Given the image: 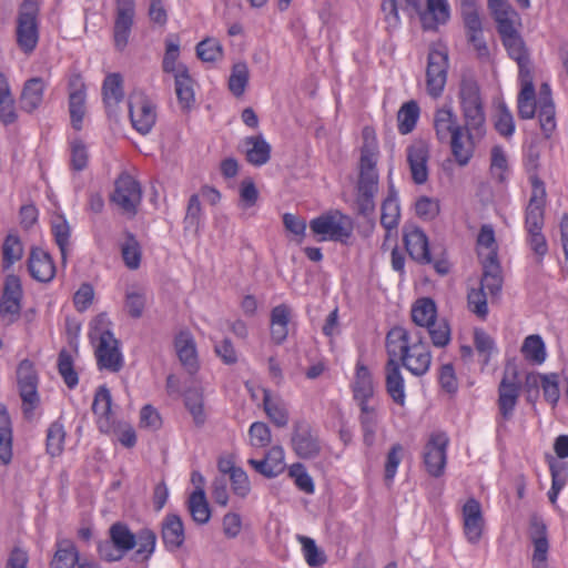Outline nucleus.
<instances>
[{
  "mask_svg": "<svg viewBox=\"0 0 568 568\" xmlns=\"http://www.w3.org/2000/svg\"><path fill=\"white\" fill-rule=\"evenodd\" d=\"M386 351L413 375L424 376L430 368L432 353L419 331L412 336L402 326L393 327L386 335Z\"/></svg>",
  "mask_w": 568,
  "mask_h": 568,
  "instance_id": "1",
  "label": "nucleus"
},
{
  "mask_svg": "<svg viewBox=\"0 0 568 568\" xmlns=\"http://www.w3.org/2000/svg\"><path fill=\"white\" fill-rule=\"evenodd\" d=\"M363 135L365 143L361 149L355 204L357 214L371 217L375 212V195L378 192L377 151L376 146L368 142L369 128L364 129Z\"/></svg>",
  "mask_w": 568,
  "mask_h": 568,
  "instance_id": "2",
  "label": "nucleus"
},
{
  "mask_svg": "<svg viewBox=\"0 0 568 568\" xmlns=\"http://www.w3.org/2000/svg\"><path fill=\"white\" fill-rule=\"evenodd\" d=\"M458 98L464 119L462 126L474 151L476 143L486 135V114L477 82L473 79H463Z\"/></svg>",
  "mask_w": 568,
  "mask_h": 568,
  "instance_id": "3",
  "label": "nucleus"
},
{
  "mask_svg": "<svg viewBox=\"0 0 568 568\" xmlns=\"http://www.w3.org/2000/svg\"><path fill=\"white\" fill-rule=\"evenodd\" d=\"M434 130L439 142H449L452 154L460 166H465L473 158V145L464 139V128L458 124L452 106L443 105L434 113Z\"/></svg>",
  "mask_w": 568,
  "mask_h": 568,
  "instance_id": "4",
  "label": "nucleus"
},
{
  "mask_svg": "<svg viewBox=\"0 0 568 568\" xmlns=\"http://www.w3.org/2000/svg\"><path fill=\"white\" fill-rule=\"evenodd\" d=\"M37 0H23L16 19V42L24 54L37 49L40 38Z\"/></svg>",
  "mask_w": 568,
  "mask_h": 568,
  "instance_id": "5",
  "label": "nucleus"
},
{
  "mask_svg": "<svg viewBox=\"0 0 568 568\" xmlns=\"http://www.w3.org/2000/svg\"><path fill=\"white\" fill-rule=\"evenodd\" d=\"M518 115L520 119H532L538 111L540 129L546 138H549L556 129V109L548 83L539 88L537 101L517 100Z\"/></svg>",
  "mask_w": 568,
  "mask_h": 568,
  "instance_id": "6",
  "label": "nucleus"
},
{
  "mask_svg": "<svg viewBox=\"0 0 568 568\" xmlns=\"http://www.w3.org/2000/svg\"><path fill=\"white\" fill-rule=\"evenodd\" d=\"M311 232L321 235V241L329 240L348 244L353 235V221L339 211L322 214L310 222Z\"/></svg>",
  "mask_w": 568,
  "mask_h": 568,
  "instance_id": "7",
  "label": "nucleus"
},
{
  "mask_svg": "<svg viewBox=\"0 0 568 568\" xmlns=\"http://www.w3.org/2000/svg\"><path fill=\"white\" fill-rule=\"evenodd\" d=\"M521 390V382L518 377L517 364L514 359L507 361L504 376L498 386V412L503 420H509L514 416Z\"/></svg>",
  "mask_w": 568,
  "mask_h": 568,
  "instance_id": "8",
  "label": "nucleus"
},
{
  "mask_svg": "<svg viewBox=\"0 0 568 568\" xmlns=\"http://www.w3.org/2000/svg\"><path fill=\"white\" fill-rule=\"evenodd\" d=\"M16 375L19 395L22 400V412L27 418H30L40 404L38 372L34 364L26 358L19 363Z\"/></svg>",
  "mask_w": 568,
  "mask_h": 568,
  "instance_id": "9",
  "label": "nucleus"
},
{
  "mask_svg": "<svg viewBox=\"0 0 568 568\" xmlns=\"http://www.w3.org/2000/svg\"><path fill=\"white\" fill-rule=\"evenodd\" d=\"M448 68V53L445 50L430 49L427 55L426 91L432 98L437 99L443 94Z\"/></svg>",
  "mask_w": 568,
  "mask_h": 568,
  "instance_id": "10",
  "label": "nucleus"
},
{
  "mask_svg": "<svg viewBox=\"0 0 568 568\" xmlns=\"http://www.w3.org/2000/svg\"><path fill=\"white\" fill-rule=\"evenodd\" d=\"M111 201L124 213L134 216L142 201V189L140 183L130 174L122 173L115 180L114 191Z\"/></svg>",
  "mask_w": 568,
  "mask_h": 568,
  "instance_id": "11",
  "label": "nucleus"
},
{
  "mask_svg": "<svg viewBox=\"0 0 568 568\" xmlns=\"http://www.w3.org/2000/svg\"><path fill=\"white\" fill-rule=\"evenodd\" d=\"M531 195L525 211V229L542 230L545 222L546 189L537 173L529 175Z\"/></svg>",
  "mask_w": 568,
  "mask_h": 568,
  "instance_id": "12",
  "label": "nucleus"
},
{
  "mask_svg": "<svg viewBox=\"0 0 568 568\" xmlns=\"http://www.w3.org/2000/svg\"><path fill=\"white\" fill-rule=\"evenodd\" d=\"M135 18L134 0H115L113 42L118 51H123L130 41Z\"/></svg>",
  "mask_w": 568,
  "mask_h": 568,
  "instance_id": "13",
  "label": "nucleus"
},
{
  "mask_svg": "<svg viewBox=\"0 0 568 568\" xmlns=\"http://www.w3.org/2000/svg\"><path fill=\"white\" fill-rule=\"evenodd\" d=\"M95 357L100 369L116 373L123 367V357L119 348V341L111 331L104 329L99 333Z\"/></svg>",
  "mask_w": 568,
  "mask_h": 568,
  "instance_id": "14",
  "label": "nucleus"
},
{
  "mask_svg": "<svg viewBox=\"0 0 568 568\" xmlns=\"http://www.w3.org/2000/svg\"><path fill=\"white\" fill-rule=\"evenodd\" d=\"M22 294L20 278L14 274L7 275L0 298V316L7 324H12L19 318Z\"/></svg>",
  "mask_w": 568,
  "mask_h": 568,
  "instance_id": "15",
  "label": "nucleus"
},
{
  "mask_svg": "<svg viewBox=\"0 0 568 568\" xmlns=\"http://www.w3.org/2000/svg\"><path fill=\"white\" fill-rule=\"evenodd\" d=\"M292 447L295 454L303 459L315 458L321 453V443L317 434L305 420H296L293 426Z\"/></svg>",
  "mask_w": 568,
  "mask_h": 568,
  "instance_id": "16",
  "label": "nucleus"
},
{
  "mask_svg": "<svg viewBox=\"0 0 568 568\" xmlns=\"http://www.w3.org/2000/svg\"><path fill=\"white\" fill-rule=\"evenodd\" d=\"M448 438L444 433L432 434L424 448V464L433 477H440L447 460Z\"/></svg>",
  "mask_w": 568,
  "mask_h": 568,
  "instance_id": "17",
  "label": "nucleus"
},
{
  "mask_svg": "<svg viewBox=\"0 0 568 568\" xmlns=\"http://www.w3.org/2000/svg\"><path fill=\"white\" fill-rule=\"evenodd\" d=\"M132 126L142 135L150 133L156 122V105L144 94L134 97L129 103Z\"/></svg>",
  "mask_w": 568,
  "mask_h": 568,
  "instance_id": "18",
  "label": "nucleus"
},
{
  "mask_svg": "<svg viewBox=\"0 0 568 568\" xmlns=\"http://www.w3.org/2000/svg\"><path fill=\"white\" fill-rule=\"evenodd\" d=\"M529 539L534 546L531 568H548L549 541L547 526L541 518L532 516L529 521Z\"/></svg>",
  "mask_w": 568,
  "mask_h": 568,
  "instance_id": "19",
  "label": "nucleus"
},
{
  "mask_svg": "<svg viewBox=\"0 0 568 568\" xmlns=\"http://www.w3.org/2000/svg\"><path fill=\"white\" fill-rule=\"evenodd\" d=\"M406 6L415 10L420 16L424 30H435L437 24H444L449 19V6L447 0H427V10L420 11L418 0H405Z\"/></svg>",
  "mask_w": 568,
  "mask_h": 568,
  "instance_id": "20",
  "label": "nucleus"
},
{
  "mask_svg": "<svg viewBox=\"0 0 568 568\" xmlns=\"http://www.w3.org/2000/svg\"><path fill=\"white\" fill-rule=\"evenodd\" d=\"M463 530L468 542L477 544L484 531L485 519L481 505L475 498H469L463 506Z\"/></svg>",
  "mask_w": 568,
  "mask_h": 568,
  "instance_id": "21",
  "label": "nucleus"
},
{
  "mask_svg": "<svg viewBox=\"0 0 568 568\" xmlns=\"http://www.w3.org/2000/svg\"><path fill=\"white\" fill-rule=\"evenodd\" d=\"M85 84L80 74H74L69 80V112L72 128L77 131L82 129V121L85 115Z\"/></svg>",
  "mask_w": 568,
  "mask_h": 568,
  "instance_id": "22",
  "label": "nucleus"
},
{
  "mask_svg": "<svg viewBox=\"0 0 568 568\" xmlns=\"http://www.w3.org/2000/svg\"><path fill=\"white\" fill-rule=\"evenodd\" d=\"M483 264V275L479 287L488 292L493 297L499 295L503 287L501 267L498 262L497 253L484 255L479 252Z\"/></svg>",
  "mask_w": 568,
  "mask_h": 568,
  "instance_id": "23",
  "label": "nucleus"
},
{
  "mask_svg": "<svg viewBox=\"0 0 568 568\" xmlns=\"http://www.w3.org/2000/svg\"><path fill=\"white\" fill-rule=\"evenodd\" d=\"M428 159L429 149L424 141H416L407 148V162L416 184H424L428 179Z\"/></svg>",
  "mask_w": 568,
  "mask_h": 568,
  "instance_id": "24",
  "label": "nucleus"
},
{
  "mask_svg": "<svg viewBox=\"0 0 568 568\" xmlns=\"http://www.w3.org/2000/svg\"><path fill=\"white\" fill-rule=\"evenodd\" d=\"M487 6L496 22L498 34L521 26L517 11L511 7L508 0H487Z\"/></svg>",
  "mask_w": 568,
  "mask_h": 568,
  "instance_id": "25",
  "label": "nucleus"
},
{
  "mask_svg": "<svg viewBox=\"0 0 568 568\" xmlns=\"http://www.w3.org/2000/svg\"><path fill=\"white\" fill-rule=\"evenodd\" d=\"M385 387L388 396L399 406H404L406 402L405 382L400 372V364L397 359H388L384 367Z\"/></svg>",
  "mask_w": 568,
  "mask_h": 568,
  "instance_id": "26",
  "label": "nucleus"
},
{
  "mask_svg": "<svg viewBox=\"0 0 568 568\" xmlns=\"http://www.w3.org/2000/svg\"><path fill=\"white\" fill-rule=\"evenodd\" d=\"M30 275L43 283L52 281L55 275V265L51 255L40 247H32L28 258Z\"/></svg>",
  "mask_w": 568,
  "mask_h": 568,
  "instance_id": "27",
  "label": "nucleus"
},
{
  "mask_svg": "<svg viewBox=\"0 0 568 568\" xmlns=\"http://www.w3.org/2000/svg\"><path fill=\"white\" fill-rule=\"evenodd\" d=\"M161 538L169 551L180 549L185 540L184 524L176 514H168L161 524Z\"/></svg>",
  "mask_w": 568,
  "mask_h": 568,
  "instance_id": "28",
  "label": "nucleus"
},
{
  "mask_svg": "<svg viewBox=\"0 0 568 568\" xmlns=\"http://www.w3.org/2000/svg\"><path fill=\"white\" fill-rule=\"evenodd\" d=\"M405 246L409 256L420 263L429 264L433 263V258L429 252L428 237L424 231L419 227H413L404 235Z\"/></svg>",
  "mask_w": 568,
  "mask_h": 568,
  "instance_id": "29",
  "label": "nucleus"
},
{
  "mask_svg": "<svg viewBox=\"0 0 568 568\" xmlns=\"http://www.w3.org/2000/svg\"><path fill=\"white\" fill-rule=\"evenodd\" d=\"M272 148L262 134L246 136L243 140V152L246 161L254 166H262L271 159Z\"/></svg>",
  "mask_w": 568,
  "mask_h": 568,
  "instance_id": "30",
  "label": "nucleus"
},
{
  "mask_svg": "<svg viewBox=\"0 0 568 568\" xmlns=\"http://www.w3.org/2000/svg\"><path fill=\"white\" fill-rule=\"evenodd\" d=\"M55 550L49 562L50 568H74L79 564L80 552L73 540L58 538Z\"/></svg>",
  "mask_w": 568,
  "mask_h": 568,
  "instance_id": "31",
  "label": "nucleus"
},
{
  "mask_svg": "<svg viewBox=\"0 0 568 568\" xmlns=\"http://www.w3.org/2000/svg\"><path fill=\"white\" fill-rule=\"evenodd\" d=\"M400 219V209L397 192L394 185L389 186L388 195L382 203L381 224L386 230L385 239L388 240L396 232Z\"/></svg>",
  "mask_w": 568,
  "mask_h": 568,
  "instance_id": "32",
  "label": "nucleus"
},
{
  "mask_svg": "<svg viewBox=\"0 0 568 568\" xmlns=\"http://www.w3.org/2000/svg\"><path fill=\"white\" fill-rule=\"evenodd\" d=\"M47 84L40 77L27 80L20 95V106L23 111L31 113L37 110L43 101Z\"/></svg>",
  "mask_w": 568,
  "mask_h": 568,
  "instance_id": "33",
  "label": "nucleus"
},
{
  "mask_svg": "<svg viewBox=\"0 0 568 568\" xmlns=\"http://www.w3.org/2000/svg\"><path fill=\"white\" fill-rule=\"evenodd\" d=\"M175 349L181 364L191 374L199 369L196 346L193 337L187 332H181L175 338Z\"/></svg>",
  "mask_w": 568,
  "mask_h": 568,
  "instance_id": "34",
  "label": "nucleus"
},
{
  "mask_svg": "<svg viewBox=\"0 0 568 568\" xmlns=\"http://www.w3.org/2000/svg\"><path fill=\"white\" fill-rule=\"evenodd\" d=\"M248 463L262 475L272 478L284 468V450L280 446L272 447L262 460L250 459Z\"/></svg>",
  "mask_w": 568,
  "mask_h": 568,
  "instance_id": "35",
  "label": "nucleus"
},
{
  "mask_svg": "<svg viewBox=\"0 0 568 568\" xmlns=\"http://www.w3.org/2000/svg\"><path fill=\"white\" fill-rule=\"evenodd\" d=\"M175 94L183 110H190L194 103L193 80L186 65H181L174 75Z\"/></svg>",
  "mask_w": 568,
  "mask_h": 568,
  "instance_id": "36",
  "label": "nucleus"
},
{
  "mask_svg": "<svg viewBox=\"0 0 568 568\" xmlns=\"http://www.w3.org/2000/svg\"><path fill=\"white\" fill-rule=\"evenodd\" d=\"M12 424L4 405L0 404V463L9 465L12 460Z\"/></svg>",
  "mask_w": 568,
  "mask_h": 568,
  "instance_id": "37",
  "label": "nucleus"
},
{
  "mask_svg": "<svg viewBox=\"0 0 568 568\" xmlns=\"http://www.w3.org/2000/svg\"><path fill=\"white\" fill-rule=\"evenodd\" d=\"M187 510L192 519L199 524L204 525L211 518V508L206 499L204 488L201 486L195 487L187 499Z\"/></svg>",
  "mask_w": 568,
  "mask_h": 568,
  "instance_id": "38",
  "label": "nucleus"
},
{
  "mask_svg": "<svg viewBox=\"0 0 568 568\" xmlns=\"http://www.w3.org/2000/svg\"><path fill=\"white\" fill-rule=\"evenodd\" d=\"M499 37L508 57L514 61L520 62L530 57L529 50L518 28L501 33Z\"/></svg>",
  "mask_w": 568,
  "mask_h": 568,
  "instance_id": "39",
  "label": "nucleus"
},
{
  "mask_svg": "<svg viewBox=\"0 0 568 568\" xmlns=\"http://www.w3.org/2000/svg\"><path fill=\"white\" fill-rule=\"evenodd\" d=\"M412 320L420 327H427L437 320V307L435 302L429 297H423L415 302L412 307Z\"/></svg>",
  "mask_w": 568,
  "mask_h": 568,
  "instance_id": "40",
  "label": "nucleus"
},
{
  "mask_svg": "<svg viewBox=\"0 0 568 568\" xmlns=\"http://www.w3.org/2000/svg\"><path fill=\"white\" fill-rule=\"evenodd\" d=\"M263 406L268 418L277 426L285 427L288 423V410L285 404L276 398H272L271 392L264 389Z\"/></svg>",
  "mask_w": 568,
  "mask_h": 568,
  "instance_id": "41",
  "label": "nucleus"
},
{
  "mask_svg": "<svg viewBox=\"0 0 568 568\" xmlns=\"http://www.w3.org/2000/svg\"><path fill=\"white\" fill-rule=\"evenodd\" d=\"M354 398L369 399L374 394L373 377L366 365L356 364L355 379L353 383Z\"/></svg>",
  "mask_w": 568,
  "mask_h": 568,
  "instance_id": "42",
  "label": "nucleus"
},
{
  "mask_svg": "<svg viewBox=\"0 0 568 568\" xmlns=\"http://www.w3.org/2000/svg\"><path fill=\"white\" fill-rule=\"evenodd\" d=\"M184 404L193 417L196 426L204 425L206 415L204 413L203 392L200 387L189 388L184 393Z\"/></svg>",
  "mask_w": 568,
  "mask_h": 568,
  "instance_id": "43",
  "label": "nucleus"
},
{
  "mask_svg": "<svg viewBox=\"0 0 568 568\" xmlns=\"http://www.w3.org/2000/svg\"><path fill=\"white\" fill-rule=\"evenodd\" d=\"M103 101L106 108L116 105L124 98L123 80L120 73H111L105 77L102 85Z\"/></svg>",
  "mask_w": 568,
  "mask_h": 568,
  "instance_id": "44",
  "label": "nucleus"
},
{
  "mask_svg": "<svg viewBox=\"0 0 568 568\" xmlns=\"http://www.w3.org/2000/svg\"><path fill=\"white\" fill-rule=\"evenodd\" d=\"M109 537L112 542L125 555L136 546V536L123 523H114L109 528Z\"/></svg>",
  "mask_w": 568,
  "mask_h": 568,
  "instance_id": "45",
  "label": "nucleus"
},
{
  "mask_svg": "<svg viewBox=\"0 0 568 568\" xmlns=\"http://www.w3.org/2000/svg\"><path fill=\"white\" fill-rule=\"evenodd\" d=\"M418 118V103L414 100L405 102L397 113L399 133L404 135L410 133L415 129Z\"/></svg>",
  "mask_w": 568,
  "mask_h": 568,
  "instance_id": "46",
  "label": "nucleus"
},
{
  "mask_svg": "<svg viewBox=\"0 0 568 568\" xmlns=\"http://www.w3.org/2000/svg\"><path fill=\"white\" fill-rule=\"evenodd\" d=\"M65 430L59 420L53 422L47 429L45 448L51 457H58L63 453Z\"/></svg>",
  "mask_w": 568,
  "mask_h": 568,
  "instance_id": "47",
  "label": "nucleus"
},
{
  "mask_svg": "<svg viewBox=\"0 0 568 568\" xmlns=\"http://www.w3.org/2000/svg\"><path fill=\"white\" fill-rule=\"evenodd\" d=\"M23 255V245L16 234H8L2 244V268L9 270Z\"/></svg>",
  "mask_w": 568,
  "mask_h": 568,
  "instance_id": "48",
  "label": "nucleus"
},
{
  "mask_svg": "<svg viewBox=\"0 0 568 568\" xmlns=\"http://www.w3.org/2000/svg\"><path fill=\"white\" fill-rule=\"evenodd\" d=\"M250 70L245 62L234 63L229 78V90L236 98L244 94L248 84Z\"/></svg>",
  "mask_w": 568,
  "mask_h": 568,
  "instance_id": "49",
  "label": "nucleus"
},
{
  "mask_svg": "<svg viewBox=\"0 0 568 568\" xmlns=\"http://www.w3.org/2000/svg\"><path fill=\"white\" fill-rule=\"evenodd\" d=\"M428 335L432 339V344L435 347H446L452 339V331L446 318H437L430 323L427 327Z\"/></svg>",
  "mask_w": 568,
  "mask_h": 568,
  "instance_id": "50",
  "label": "nucleus"
},
{
  "mask_svg": "<svg viewBox=\"0 0 568 568\" xmlns=\"http://www.w3.org/2000/svg\"><path fill=\"white\" fill-rule=\"evenodd\" d=\"M52 234L57 245L59 246L62 262L65 263L68 247L70 245L71 229L63 216H58L52 222Z\"/></svg>",
  "mask_w": 568,
  "mask_h": 568,
  "instance_id": "51",
  "label": "nucleus"
},
{
  "mask_svg": "<svg viewBox=\"0 0 568 568\" xmlns=\"http://www.w3.org/2000/svg\"><path fill=\"white\" fill-rule=\"evenodd\" d=\"M58 371L69 388L72 389L78 385L79 376L74 369L72 356L67 349H61L59 353Z\"/></svg>",
  "mask_w": 568,
  "mask_h": 568,
  "instance_id": "52",
  "label": "nucleus"
},
{
  "mask_svg": "<svg viewBox=\"0 0 568 568\" xmlns=\"http://www.w3.org/2000/svg\"><path fill=\"white\" fill-rule=\"evenodd\" d=\"M122 258L130 270H136L141 263V247L132 233L126 234V241L121 246Z\"/></svg>",
  "mask_w": 568,
  "mask_h": 568,
  "instance_id": "53",
  "label": "nucleus"
},
{
  "mask_svg": "<svg viewBox=\"0 0 568 568\" xmlns=\"http://www.w3.org/2000/svg\"><path fill=\"white\" fill-rule=\"evenodd\" d=\"M521 352L527 359L537 364L542 363L546 358L545 344L539 335L526 337Z\"/></svg>",
  "mask_w": 568,
  "mask_h": 568,
  "instance_id": "54",
  "label": "nucleus"
},
{
  "mask_svg": "<svg viewBox=\"0 0 568 568\" xmlns=\"http://www.w3.org/2000/svg\"><path fill=\"white\" fill-rule=\"evenodd\" d=\"M196 55L203 62H215L223 57L221 43L213 38H206L197 43Z\"/></svg>",
  "mask_w": 568,
  "mask_h": 568,
  "instance_id": "55",
  "label": "nucleus"
},
{
  "mask_svg": "<svg viewBox=\"0 0 568 568\" xmlns=\"http://www.w3.org/2000/svg\"><path fill=\"white\" fill-rule=\"evenodd\" d=\"M508 160L500 145L493 146L490 151V173L500 183L506 181Z\"/></svg>",
  "mask_w": 568,
  "mask_h": 568,
  "instance_id": "56",
  "label": "nucleus"
},
{
  "mask_svg": "<svg viewBox=\"0 0 568 568\" xmlns=\"http://www.w3.org/2000/svg\"><path fill=\"white\" fill-rule=\"evenodd\" d=\"M111 405L112 397L110 390L105 385L99 386L92 403L93 413L100 418H105L109 420L111 415Z\"/></svg>",
  "mask_w": 568,
  "mask_h": 568,
  "instance_id": "57",
  "label": "nucleus"
},
{
  "mask_svg": "<svg viewBox=\"0 0 568 568\" xmlns=\"http://www.w3.org/2000/svg\"><path fill=\"white\" fill-rule=\"evenodd\" d=\"M136 536V546L138 549L135 551L136 557H141L143 560H148L151 555L154 552L155 544H156V535L153 530L149 528L141 529Z\"/></svg>",
  "mask_w": 568,
  "mask_h": 568,
  "instance_id": "58",
  "label": "nucleus"
},
{
  "mask_svg": "<svg viewBox=\"0 0 568 568\" xmlns=\"http://www.w3.org/2000/svg\"><path fill=\"white\" fill-rule=\"evenodd\" d=\"M297 538L303 547L304 557L308 566L317 567L326 561L324 552L317 548L314 539L306 536H298Z\"/></svg>",
  "mask_w": 568,
  "mask_h": 568,
  "instance_id": "59",
  "label": "nucleus"
},
{
  "mask_svg": "<svg viewBox=\"0 0 568 568\" xmlns=\"http://www.w3.org/2000/svg\"><path fill=\"white\" fill-rule=\"evenodd\" d=\"M496 131L504 138H510L515 132L514 116L505 104H500L494 122Z\"/></svg>",
  "mask_w": 568,
  "mask_h": 568,
  "instance_id": "60",
  "label": "nucleus"
},
{
  "mask_svg": "<svg viewBox=\"0 0 568 568\" xmlns=\"http://www.w3.org/2000/svg\"><path fill=\"white\" fill-rule=\"evenodd\" d=\"M474 344L476 351L483 357V365L486 366L489 363L490 355L495 351L494 339L485 331L476 329L474 333Z\"/></svg>",
  "mask_w": 568,
  "mask_h": 568,
  "instance_id": "61",
  "label": "nucleus"
},
{
  "mask_svg": "<svg viewBox=\"0 0 568 568\" xmlns=\"http://www.w3.org/2000/svg\"><path fill=\"white\" fill-rule=\"evenodd\" d=\"M468 308L480 318L488 314L487 293L483 288H471L467 295Z\"/></svg>",
  "mask_w": 568,
  "mask_h": 568,
  "instance_id": "62",
  "label": "nucleus"
},
{
  "mask_svg": "<svg viewBox=\"0 0 568 568\" xmlns=\"http://www.w3.org/2000/svg\"><path fill=\"white\" fill-rule=\"evenodd\" d=\"M541 389L545 400L555 406L560 397L559 375L556 373L544 374Z\"/></svg>",
  "mask_w": 568,
  "mask_h": 568,
  "instance_id": "63",
  "label": "nucleus"
},
{
  "mask_svg": "<svg viewBox=\"0 0 568 568\" xmlns=\"http://www.w3.org/2000/svg\"><path fill=\"white\" fill-rule=\"evenodd\" d=\"M146 304L145 293L142 291L128 292L125 295V310L133 318H140Z\"/></svg>",
  "mask_w": 568,
  "mask_h": 568,
  "instance_id": "64",
  "label": "nucleus"
}]
</instances>
